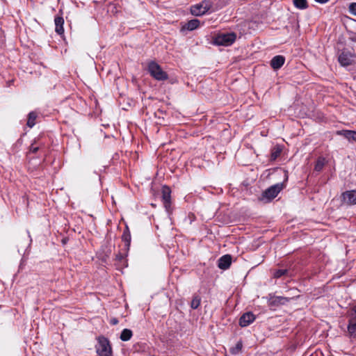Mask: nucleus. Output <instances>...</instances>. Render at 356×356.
<instances>
[{"mask_svg": "<svg viewBox=\"0 0 356 356\" xmlns=\"http://www.w3.org/2000/svg\"><path fill=\"white\" fill-rule=\"evenodd\" d=\"M111 323L113 325H116V324H118V321L116 318H113V319L111 320Z\"/></svg>", "mask_w": 356, "mask_h": 356, "instance_id": "obj_27", "label": "nucleus"}, {"mask_svg": "<svg viewBox=\"0 0 356 356\" xmlns=\"http://www.w3.org/2000/svg\"><path fill=\"white\" fill-rule=\"evenodd\" d=\"M341 196L345 204H356V190L346 191L342 193Z\"/></svg>", "mask_w": 356, "mask_h": 356, "instance_id": "obj_6", "label": "nucleus"}, {"mask_svg": "<svg viewBox=\"0 0 356 356\" xmlns=\"http://www.w3.org/2000/svg\"><path fill=\"white\" fill-rule=\"evenodd\" d=\"M148 71L151 76L156 80L163 81L168 79V74L166 72H164L161 66L155 62H151L149 63Z\"/></svg>", "mask_w": 356, "mask_h": 356, "instance_id": "obj_1", "label": "nucleus"}, {"mask_svg": "<svg viewBox=\"0 0 356 356\" xmlns=\"http://www.w3.org/2000/svg\"><path fill=\"white\" fill-rule=\"evenodd\" d=\"M232 263V257L229 254L224 255L218 259V266L220 269L228 268Z\"/></svg>", "mask_w": 356, "mask_h": 356, "instance_id": "obj_9", "label": "nucleus"}, {"mask_svg": "<svg viewBox=\"0 0 356 356\" xmlns=\"http://www.w3.org/2000/svg\"><path fill=\"white\" fill-rule=\"evenodd\" d=\"M286 273V270H277L274 276L276 278L280 277L281 276L284 275Z\"/></svg>", "mask_w": 356, "mask_h": 356, "instance_id": "obj_25", "label": "nucleus"}, {"mask_svg": "<svg viewBox=\"0 0 356 356\" xmlns=\"http://www.w3.org/2000/svg\"><path fill=\"white\" fill-rule=\"evenodd\" d=\"M348 333L350 337H356V323H350L348 327Z\"/></svg>", "mask_w": 356, "mask_h": 356, "instance_id": "obj_19", "label": "nucleus"}, {"mask_svg": "<svg viewBox=\"0 0 356 356\" xmlns=\"http://www.w3.org/2000/svg\"><path fill=\"white\" fill-rule=\"evenodd\" d=\"M295 6L300 9H305L307 7L306 0H293Z\"/></svg>", "mask_w": 356, "mask_h": 356, "instance_id": "obj_18", "label": "nucleus"}, {"mask_svg": "<svg viewBox=\"0 0 356 356\" xmlns=\"http://www.w3.org/2000/svg\"><path fill=\"white\" fill-rule=\"evenodd\" d=\"M337 134L344 136L349 141H356V131L350 130H342L337 131Z\"/></svg>", "mask_w": 356, "mask_h": 356, "instance_id": "obj_13", "label": "nucleus"}, {"mask_svg": "<svg viewBox=\"0 0 356 356\" xmlns=\"http://www.w3.org/2000/svg\"><path fill=\"white\" fill-rule=\"evenodd\" d=\"M96 348L97 353L99 356H111L112 349L106 338L104 337H99Z\"/></svg>", "mask_w": 356, "mask_h": 356, "instance_id": "obj_2", "label": "nucleus"}, {"mask_svg": "<svg viewBox=\"0 0 356 356\" xmlns=\"http://www.w3.org/2000/svg\"><path fill=\"white\" fill-rule=\"evenodd\" d=\"M36 114L33 112H31L29 115L28 120H27V125L29 127H33L35 125V121L36 119Z\"/></svg>", "mask_w": 356, "mask_h": 356, "instance_id": "obj_17", "label": "nucleus"}, {"mask_svg": "<svg viewBox=\"0 0 356 356\" xmlns=\"http://www.w3.org/2000/svg\"><path fill=\"white\" fill-rule=\"evenodd\" d=\"M211 7L209 1H202L191 7V11L193 15L200 16L205 14Z\"/></svg>", "mask_w": 356, "mask_h": 356, "instance_id": "obj_4", "label": "nucleus"}, {"mask_svg": "<svg viewBox=\"0 0 356 356\" xmlns=\"http://www.w3.org/2000/svg\"><path fill=\"white\" fill-rule=\"evenodd\" d=\"M349 11L351 14L356 15V3H352L350 4Z\"/></svg>", "mask_w": 356, "mask_h": 356, "instance_id": "obj_24", "label": "nucleus"}, {"mask_svg": "<svg viewBox=\"0 0 356 356\" xmlns=\"http://www.w3.org/2000/svg\"><path fill=\"white\" fill-rule=\"evenodd\" d=\"M125 240H127V241H129V238L128 237H129V236H124Z\"/></svg>", "mask_w": 356, "mask_h": 356, "instance_id": "obj_30", "label": "nucleus"}, {"mask_svg": "<svg viewBox=\"0 0 356 356\" xmlns=\"http://www.w3.org/2000/svg\"><path fill=\"white\" fill-rule=\"evenodd\" d=\"M353 312L355 315V318H356V305L353 307Z\"/></svg>", "mask_w": 356, "mask_h": 356, "instance_id": "obj_28", "label": "nucleus"}, {"mask_svg": "<svg viewBox=\"0 0 356 356\" xmlns=\"http://www.w3.org/2000/svg\"><path fill=\"white\" fill-rule=\"evenodd\" d=\"M285 58L282 56H276L270 61V65L274 70L280 69L284 63Z\"/></svg>", "mask_w": 356, "mask_h": 356, "instance_id": "obj_12", "label": "nucleus"}, {"mask_svg": "<svg viewBox=\"0 0 356 356\" xmlns=\"http://www.w3.org/2000/svg\"><path fill=\"white\" fill-rule=\"evenodd\" d=\"M236 38V35L234 33H221L215 38V43L218 45L229 46Z\"/></svg>", "mask_w": 356, "mask_h": 356, "instance_id": "obj_3", "label": "nucleus"}, {"mask_svg": "<svg viewBox=\"0 0 356 356\" xmlns=\"http://www.w3.org/2000/svg\"><path fill=\"white\" fill-rule=\"evenodd\" d=\"M354 55L348 51H343L339 56V62L342 66H348L353 63Z\"/></svg>", "mask_w": 356, "mask_h": 356, "instance_id": "obj_7", "label": "nucleus"}, {"mask_svg": "<svg viewBox=\"0 0 356 356\" xmlns=\"http://www.w3.org/2000/svg\"><path fill=\"white\" fill-rule=\"evenodd\" d=\"M255 319L254 315L251 312L244 314L239 320V324L241 327H246L252 323Z\"/></svg>", "mask_w": 356, "mask_h": 356, "instance_id": "obj_8", "label": "nucleus"}, {"mask_svg": "<svg viewBox=\"0 0 356 356\" xmlns=\"http://www.w3.org/2000/svg\"><path fill=\"white\" fill-rule=\"evenodd\" d=\"M132 337V332L129 329H124L120 334V339L124 341H129Z\"/></svg>", "mask_w": 356, "mask_h": 356, "instance_id": "obj_16", "label": "nucleus"}, {"mask_svg": "<svg viewBox=\"0 0 356 356\" xmlns=\"http://www.w3.org/2000/svg\"><path fill=\"white\" fill-rule=\"evenodd\" d=\"M288 301L289 299L287 298L270 296L268 299V304L272 306H278L280 305H284Z\"/></svg>", "mask_w": 356, "mask_h": 356, "instance_id": "obj_10", "label": "nucleus"}, {"mask_svg": "<svg viewBox=\"0 0 356 356\" xmlns=\"http://www.w3.org/2000/svg\"><path fill=\"white\" fill-rule=\"evenodd\" d=\"M200 302V298H199L198 296H195L191 301V307L193 309H197L199 307Z\"/></svg>", "mask_w": 356, "mask_h": 356, "instance_id": "obj_23", "label": "nucleus"}, {"mask_svg": "<svg viewBox=\"0 0 356 356\" xmlns=\"http://www.w3.org/2000/svg\"><path fill=\"white\" fill-rule=\"evenodd\" d=\"M200 26V21L197 19H191L184 26V29H186L189 31H193L197 29Z\"/></svg>", "mask_w": 356, "mask_h": 356, "instance_id": "obj_15", "label": "nucleus"}, {"mask_svg": "<svg viewBox=\"0 0 356 356\" xmlns=\"http://www.w3.org/2000/svg\"><path fill=\"white\" fill-rule=\"evenodd\" d=\"M316 1L319 3H326L328 0H316Z\"/></svg>", "mask_w": 356, "mask_h": 356, "instance_id": "obj_29", "label": "nucleus"}, {"mask_svg": "<svg viewBox=\"0 0 356 356\" xmlns=\"http://www.w3.org/2000/svg\"><path fill=\"white\" fill-rule=\"evenodd\" d=\"M324 165H325V159H323V158L318 159L315 165V168H314L315 170L321 171L323 169Z\"/></svg>", "mask_w": 356, "mask_h": 356, "instance_id": "obj_22", "label": "nucleus"}, {"mask_svg": "<svg viewBox=\"0 0 356 356\" xmlns=\"http://www.w3.org/2000/svg\"><path fill=\"white\" fill-rule=\"evenodd\" d=\"M162 199L166 209H168L170 204V190L168 187L164 186L162 190Z\"/></svg>", "mask_w": 356, "mask_h": 356, "instance_id": "obj_11", "label": "nucleus"}, {"mask_svg": "<svg viewBox=\"0 0 356 356\" xmlns=\"http://www.w3.org/2000/svg\"><path fill=\"white\" fill-rule=\"evenodd\" d=\"M283 185L282 184H277L266 189L263 193V197L268 200L274 199L278 193L282 190Z\"/></svg>", "mask_w": 356, "mask_h": 356, "instance_id": "obj_5", "label": "nucleus"}, {"mask_svg": "<svg viewBox=\"0 0 356 356\" xmlns=\"http://www.w3.org/2000/svg\"><path fill=\"white\" fill-rule=\"evenodd\" d=\"M55 26H56V32L58 34L61 35L64 32L63 24L64 19L62 17H56L54 19Z\"/></svg>", "mask_w": 356, "mask_h": 356, "instance_id": "obj_14", "label": "nucleus"}, {"mask_svg": "<svg viewBox=\"0 0 356 356\" xmlns=\"http://www.w3.org/2000/svg\"><path fill=\"white\" fill-rule=\"evenodd\" d=\"M38 149V148L37 147H34L33 145H31V147H30V150L33 152H36Z\"/></svg>", "mask_w": 356, "mask_h": 356, "instance_id": "obj_26", "label": "nucleus"}, {"mask_svg": "<svg viewBox=\"0 0 356 356\" xmlns=\"http://www.w3.org/2000/svg\"><path fill=\"white\" fill-rule=\"evenodd\" d=\"M281 152H282V149L280 147H275L272 149L271 159L273 160L276 159L280 156Z\"/></svg>", "mask_w": 356, "mask_h": 356, "instance_id": "obj_21", "label": "nucleus"}, {"mask_svg": "<svg viewBox=\"0 0 356 356\" xmlns=\"http://www.w3.org/2000/svg\"><path fill=\"white\" fill-rule=\"evenodd\" d=\"M242 346V343L241 341H238L236 343L234 347L231 348L230 351L233 355H236L241 351Z\"/></svg>", "mask_w": 356, "mask_h": 356, "instance_id": "obj_20", "label": "nucleus"}]
</instances>
